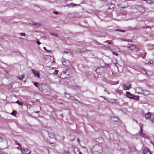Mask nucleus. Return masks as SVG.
<instances>
[{"mask_svg": "<svg viewBox=\"0 0 154 154\" xmlns=\"http://www.w3.org/2000/svg\"><path fill=\"white\" fill-rule=\"evenodd\" d=\"M142 72L143 74H145L146 73V71L145 69H142Z\"/></svg>", "mask_w": 154, "mask_h": 154, "instance_id": "obj_29", "label": "nucleus"}, {"mask_svg": "<svg viewBox=\"0 0 154 154\" xmlns=\"http://www.w3.org/2000/svg\"><path fill=\"white\" fill-rule=\"evenodd\" d=\"M116 92L120 95H121L122 94V91L118 89L116 90Z\"/></svg>", "mask_w": 154, "mask_h": 154, "instance_id": "obj_19", "label": "nucleus"}, {"mask_svg": "<svg viewBox=\"0 0 154 154\" xmlns=\"http://www.w3.org/2000/svg\"><path fill=\"white\" fill-rule=\"evenodd\" d=\"M37 43L38 45H39L41 44V43L38 41H37Z\"/></svg>", "mask_w": 154, "mask_h": 154, "instance_id": "obj_41", "label": "nucleus"}, {"mask_svg": "<svg viewBox=\"0 0 154 154\" xmlns=\"http://www.w3.org/2000/svg\"><path fill=\"white\" fill-rule=\"evenodd\" d=\"M102 1H103V2H105L107 0H101Z\"/></svg>", "mask_w": 154, "mask_h": 154, "instance_id": "obj_45", "label": "nucleus"}, {"mask_svg": "<svg viewBox=\"0 0 154 154\" xmlns=\"http://www.w3.org/2000/svg\"><path fill=\"white\" fill-rule=\"evenodd\" d=\"M63 65L67 66H69L71 65V63L68 60H66L62 62Z\"/></svg>", "mask_w": 154, "mask_h": 154, "instance_id": "obj_9", "label": "nucleus"}, {"mask_svg": "<svg viewBox=\"0 0 154 154\" xmlns=\"http://www.w3.org/2000/svg\"><path fill=\"white\" fill-rule=\"evenodd\" d=\"M149 64H153L154 63V62L152 60H149Z\"/></svg>", "mask_w": 154, "mask_h": 154, "instance_id": "obj_30", "label": "nucleus"}, {"mask_svg": "<svg viewBox=\"0 0 154 154\" xmlns=\"http://www.w3.org/2000/svg\"><path fill=\"white\" fill-rule=\"evenodd\" d=\"M112 121L114 122L118 120V119L116 117H114L113 118H112Z\"/></svg>", "mask_w": 154, "mask_h": 154, "instance_id": "obj_25", "label": "nucleus"}, {"mask_svg": "<svg viewBox=\"0 0 154 154\" xmlns=\"http://www.w3.org/2000/svg\"><path fill=\"white\" fill-rule=\"evenodd\" d=\"M146 2L148 4H152L154 3V2L151 0H146Z\"/></svg>", "mask_w": 154, "mask_h": 154, "instance_id": "obj_18", "label": "nucleus"}, {"mask_svg": "<svg viewBox=\"0 0 154 154\" xmlns=\"http://www.w3.org/2000/svg\"><path fill=\"white\" fill-rule=\"evenodd\" d=\"M71 5L72 6H74L78 5H76V4H71Z\"/></svg>", "mask_w": 154, "mask_h": 154, "instance_id": "obj_40", "label": "nucleus"}, {"mask_svg": "<svg viewBox=\"0 0 154 154\" xmlns=\"http://www.w3.org/2000/svg\"><path fill=\"white\" fill-rule=\"evenodd\" d=\"M24 75H20L18 76L17 78L19 79L20 80H22V79H23L24 77Z\"/></svg>", "mask_w": 154, "mask_h": 154, "instance_id": "obj_20", "label": "nucleus"}, {"mask_svg": "<svg viewBox=\"0 0 154 154\" xmlns=\"http://www.w3.org/2000/svg\"><path fill=\"white\" fill-rule=\"evenodd\" d=\"M116 31H120L122 32H124L125 31V30H122L120 29H116Z\"/></svg>", "mask_w": 154, "mask_h": 154, "instance_id": "obj_36", "label": "nucleus"}, {"mask_svg": "<svg viewBox=\"0 0 154 154\" xmlns=\"http://www.w3.org/2000/svg\"><path fill=\"white\" fill-rule=\"evenodd\" d=\"M66 97L67 98H69L70 97V95L69 94H66Z\"/></svg>", "mask_w": 154, "mask_h": 154, "instance_id": "obj_34", "label": "nucleus"}, {"mask_svg": "<svg viewBox=\"0 0 154 154\" xmlns=\"http://www.w3.org/2000/svg\"><path fill=\"white\" fill-rule=\"evenodd\" d=\"M121 8H126L127 6H123V7H120Z\"/></svg>", "mask_w": 154, "mask_h": 154, "instance_id": "obj_42", "label": "nucleus"}, {"mask_svg": "<svg viewBox=\"0 0 154 154\" xmlns=\"http://www.w3.org/2000/svg\"><path fill=\"white\" fill-rule=\"evenodd\" d=\"M132 99L137 100H139V97L138 96H135L134 95H133V97Z\"/></svg>", "mask_w": 154, "mask_h": 154, "instance_id": "obj_17", "label": "nucleus"}, {"mask_svg": "<svg viewBox=\"0 0 154 154\" xmlns=\"http://www.w3.org/2000/svg\"><path fill=\"white\" fill-rule=\"evenodd\" d=\"M16 103H17L20 105H21L22 104V103L20 102L19 100H17L16 102Z\"/></svg>", "mask_w": 154, "mask_h": 154, "instance_id": "obj_27", "label": "nucleus"}, {"mask_svg": "<svg viewBox=\"0 0 154 154\" xmlns=\"http://www.w3.org/2000/svg\"><path fill=\"white\" fill-rule=\"evenodd\" d=\"M93 154H100L102 151V148L100 144L94 145L91 149Z\"/></svg>", "mask_w": 154, "mask_h": 154, "instance_id": "obj_1", "label": "nucleus"}, {"mask_svg": "<svg viewBox=\"0 0 154 154\" xmlns=\"http://www.w3.org/2000/svg\"><path fill=\"white\" fill-rule=\"evenodd\" d=\"M142 58H143V59H144L145 58V57H143Z\"/></svg>", "mask_w": 154, "mask_h": 154, "instance_id": "obj_48", "label": "nucleus"}, {"mask_svg": "<svg viewBox=\"0 0 154 154\" xmlns=\"http://www.w3.org/2000/svg\"><path fill=\"white\" fill-rule=\"evenodd\" d=\"M21 36H25V33H20Z\"/></svg>", "mask_w": 154, "mask_h": 154, "instance_id": "obj_32", "label": "nucleus"}, {"mask_svg": "<svg viewBox=\"0 0 154 154\" xmlns=\"http://www.w3.org/2000/svg\"><path fill=\"white\" fill-rule=\"evenodd\" d=\"M145 92H148V91H145Z\"/></svg>", "mask_w": 154, "mask_h": 154, "instance_id": "obj_51", "label": "nucleus"}, {"mask_svg": "<svg viewBox=\"0 0 154 154\" xmlns=\"http://www.w3.org/2000/svg\"><path fill=\"white\" fill-rule=\"evenodd\" d=\"M143 153L144 154H151L149 150L146 148H144L143 150Z\"/></svg>", "mask_w": 154, "mask_h": 154, "instance_id": "obj_12", "label": "nucleus"}, {"mask_svg": "<svg viewBox=\"0 0 154 154\" xmlns=\"http://www.w3.org/2000/svg\"><path fill=\"white\" fill-rule=\"evenodd\" d=\"M50 34L51 35H53L57 37V35L56 33H50Z\"/></svg>", "mask_w": 154, "mask_h": 154, "instance_id": "obj_24", "label": "nucleus"}, {"mask_svg": "<svg viewBox=\"0 0 154 154\" xmlns=\"http://www.w3.org/2000/svg\"><path fill=\"white\" fill-rule=\"evenodd\" d=\"M128 49L132 50L136 48V46L134 44H130L128 46Z\"/></svg>", "mask_w": 154, "mask_h": 154, "instance_id": "obj_8", "label": "nucleus"}, {"mask_svg": "<svg viewBox=\"0 0 154 154\" xmlns=\"http://www.w3.org/2000/svg\"><path fill=\"white\" fill-rule=\"evenodd\" d=\"M112 53L113 54L115 55H116V56H118V53L116 52L113 51H112Z\"/></svg>", "mask_w": 154, "mask_h": 154, "instance_id": "obj_31", "label": "nucleus"}, {"mask_svg": "<svg viewBox=\"0 0 154 154\" xmlns=\"http://www.w3.org/2000/svg\"><path fill=\"white\" fill-rule=\"evenodd\" d=\"M142 127H143V125H142L140 127V135L141 136H142V137H144V138H147V139H149L148 136L147 135H146V134H145L143 132L142 129Z\"/></svg>", "mask_w": 154, "mask_h": 154, "instance_id": "obj_6", "label": "nucleus"}, {"mask_svg": "<svg viewBox=\"0 0 154 154\" xmlns=\"http://www.w3.org/2000/svg\"><path fill=\"white\" fill-rule=\"evenodd\" d=\"M145 117L146 119L150 118L151 120L154 122V114H151L150 112H148L145 114Z\"/></svg>", "mask_w": 154, "mask_h": 154, "instance_id": "obj_3", "label": "nucleus"}, {"mask_svg": "<svg viewBox=\"0 0 154 154\" xmlns=\"http://www.w3.org/2000/svg\"><path fill=\"white\" fill-rule=\"evenodd\" d=\"M153 139L154 140V134L153 135Z\"/></svg>", "mask_w": 154, "mask_h": 154, "instance_id": "obj_46", "label": "nucleus"}, {"mask_svg": "<svg viewBox=\"0 0 154 154\" xmlns=\"http://www.w3.org/2000/svg\"><path fill=\"white\" fill-rule=\"evenodd\" d=\"M43 49L44 50H45L46 51H47V52H48L51 53L52 52V51L51 50H48L45 47H43Z\"/></svg>", "mask_w": 154, "mask_h": 154, "instance_id": "obj_22", "label": "nucleus"}, {"mask_svg": "<svg viewBox=\"0 0 154 154\" xmlns=\"http://www.w3.org/2000/svg\"><path fill=\"white\" fill-rule=\"evenodd\" d=\"M0 154H8L5 152H0Z\"/></svg>", "mask_w": 154, "mask_h": 154, "instance_id": "obj_37", "label": "nucleus"}, {"mask_svg": "<svg viewBox=\"0 0 154 154\" xmlns=\"http://www.w3.org/2000/svg\"><path fill=\"white\" fill-rule=\"evenodd\" d=\"M53 13L56 14H58V13L57 11H54Z\"/></svg>", "mask_w": 154, "mask_h": 154, "instance_id": "obj_38", "label": "nucleus"}, {"mask_svg": "<svg viewBox=\"0 0 154 154\" xmlns=\"http://www.w3.org/2000/svg\"><path fill=\"white\" fill-rule=\"evenodd\" d=\"M17 148L20 150L23 154H29L31 152L30 150L26 149L20 148V147H18Z\"/></svg>", "mask_w": 154, "mask_h": 154, "instance_id": "obj_4", "label": "nucleus"}, {"mask_svg": "<svg viewBox=\"0 0 154 154\" xmlns=\"http://www.w3.org/2000/svg\"><path fill=\"white\" fill-rule=\"evenodd\" d=\"M97 45H98V44H100V43H99V42H97Z\"/></svg>", "mask_w": 154, "mask_h": 154, "instance_id": "obj_43", "label": "nucleus"}, {"mask_svg": "<svg viewBox=\"0 0 154 154\" xmlns=\"http://www.w3.org/2000/svg\"><path fill=\"white\" fill-rule=\"evenodd\" d=\"M95 71L98 74L100 75L106 72V69L104 66H99L96 68Z\"/></svg>", "mask_w": 154, "mask_h": 154, "instance_id": "obj_2", "label": "nucleus"}, {"mask_svg": "<svg viewBox=\"0 0 154 154\" xmlns=\"http://www.w3.org/2000/svg\"><path fill=\"white\" fill-rule=\"evenodd\" d=\"M49 136L51 138H53L55 137V135L53 133H50L49 134Z\"/></svg>", "mask_w": 154, "mask_h": 154, "instance_id": "obj_21", "label": "nucleus"}, {"mask_svg": "<svg viewBox=\"0 0 154 154\" xmlns=\"http://www.w3.org/2000/svg\"><path fill=\"white\" fill-rule=\"evenodd\" d=\"M116 66L117 67V68H118V70L119 69V68H118V66Z\"/></svg>", "mask_w": 154, "mask_h": 154, "instance_id": "obj_50", "label": "nucleus"}, {"mask_svg": "<svg viewBox=\"0 0 154 154\" xmlns=\"http://www.w3.org/2000/svg\"><path fill=\"white\" fill-rule=\"evenodd\" d=\"M59 71L58 70H55L54 72V73L56 74V75H57V74L58 72Z\"/></svg>", "mask_w": 154, "mask_h": 154, "instance_id": "obj_35", "label": "nucleus"}, {"mask_svg": "<svg viewBox=\"0 0 154 154\" xmlns=\"http://www.w3.org/2000/svg\"><path fill=\"white\" fill-rule=\"evenodd\" d=\"M78 141H79V139H78Z\"/></svg>", "mask_w": 154, "mask_h": 154, "instance_id": "obj_49", "label": "nucleus"}, {"mask_svg": "<svg viewBox=\"0 0 154 154\" xmlns=\"http://www.w3.org/2000/svg\"><path fill=\"white\" fill-rule=\"evenodd\" d=\"M135 91L138 94H142L144 91L140 87H137L135 89Z\"/></svg>", "mask_w": 154, "mask_h": 154, "instance_id": "obj_7", "label": "nucleus"}, {"mask_svg": "<svg viewBox=\"0 0 154 154\" xmlns=\"http://www.w3.org/2000/svg\"><path fill=\"white\" fill-rule=\"evenodd\" d=\"M32 70L35 76L37 77L38 78H39L40 77V75L38 71H36L33 69H32Z\"/></svg>", "mask_w": 154, "mask_h": 154, "instance_id": "obj_10", "label": "nucleus"}, {"mask_svg": "<svg viewBox=\"0 0 154 154\" xmlns=\"http://www.w3.org/2000/svg\"><path fill=\"white\" fill-rule=\"evenodd\" d=\"M34 85L36 87H38V88L40 89V86H41L42 85V84H40L37 83V82H35L34 83Z\"/></svg>", "mask_w": 154, "mask_h": 154, "instance_id": "obj_15", "label": "nucleus"}, {"mask_svg": "<svg viewBox=\"0 0 154 154\" xmlns=\"http://www.w3.org/2000/svg\"><path fill=\"white\" fill-rule=\"evenodd\" d=\"M133 95H134L131 94L128 91H127L126 93V96L129 98H132L133 97Z\"/></svg>", "mask_w": 154, "mask_h": 154, "instance_id": "obj_13", "label": "nucleus"}, {"mask_svg": "<svg viewBox=\"0 0 154 154\" xmlns=\"http://www.w3.org/2000/svg\"><path fill=\"white\" fill-rule=\"evenodd\" d=\"M63 154H70L69 152L68 151H66L64 152Z\"/></svg>", "mask_w": 154, "mask_h": 154, "instance_id": "obj_26", "label": "nucleus"}, {"mask_svg": "<svg viewBox=\"0 0 154 154\" xmlns=\"http://www.w3.org/2000/svg\"><path fill=\"white\" fill-rule=\"evenodd\" d=\"M149 59L146 60H145V63L146 64H149Z\"/></svg>", "mask_w": 154, "mask_h": 154, "instance_id": "obj_23", "label": "nucleus"}, {"mask_svg": "<svg viewBox=\"0 0 154 154\" xmlns=\"http://www.w3.org/2000/svg\"><path fill=\"white\" fill-rule=\"evenodd\" d=\"M137 11L140 12L141 13H143L144 12V9L142 7L139 6L137 8Z\"/></svg>", "mask_w": 154, "mask_h": 154, "instance_id": "obj_11", "label": "nucleus"}, {"mask_svg": "<svg viewBox=\"0 0 154 154\" xmlns=\"http://www.w3.org/2000/svg\"><path fill=\"white\" fill-rule=\"evenodd\" d=\"M38 26H39L40 25V24L39 23H38V24H37Z\"/></svg>", "mask_w": 154, "mask_h": 154, "instance_id": "obj_47", "label": "nucleus"}, {"mask_svg": "<svg viewBox=\"0 0 154 154\" xmlns=\"http://www.w3.org/2000/svg\"><path fill=\"white\" fill-rule=\"evenodd\" d=\"M106 42L108 44H112V43H111L110 41H106Z\"/></svg>", "mask_w": 154, "mask_h": 154, "instance_id": "obj_33", "label": "nucleus"}, {"mask_svg": "<svg viewBox=\"0 0 154 154\" xmlns=\"http://www.w3.org/2000/svg\"><path fill=\"white\" fill-rule=\"evenodd\" d=\"M150 143L152 144L153 145H154V143L152 142V140L150 141Z\"/></svg>", "mask_w": 154, "mask_h": 154, "instance_id": "obj_39", "label": "nucleus"}, {"mask_svg": "<svg viewBox=\"0 0 154 154\" xmlns=\"http://www.w3.org/2000/svg\"><path fill=\"white\" fill-rule=\"evenodd\" d=\"M74 151L76 154H80V151L77 148L75 147L74 148Z\"/></svg>", "mask_w": 154, "mask_h": 154, "instance_id": "obj_14", "label": "nucleus"}, {"mask_svg": "<svg viewBox=\"0 0 154 154\" xmlns=\"http://www.w3.org/2000/svg\"><path fill=\"white\" fill-rule=\"evenodd\" d=\"M82 154V153H81V152H80V154Z\"/></svg>", "mask_w": 154, "mask_h": 154, "instance_id": "obj_52", "label": "nucleus"}, {"mask_svg": "<svg viewBox=\"0 0 154 154\" xmlns=\"http://www.w3.org/2000/svg\"><path fill=\"white\" fill-rule=\"evenodd\" d=\"M43 84H42V86H40V88H41L42 87V86H43Z\"/></svg>", "mask_w": 154, "mask_h": 154, "instance_id": "obj_44", "label": "nucleus"}, {"mask_svg": "<svg viewBox=\"0 0 154 154\" xmlns=\"http://www.w3.org/2000/svg\"><path fill=\"white\" fill-rule=\"evenodd\" d=\"M131 84L129 82H126L122 85V87L124 90H126L131 88Z\"/></svg>", "mask_w": 154, "mask_h": 154, "instance_id": "obj_5", "label": "nucleus"}, {"mask_svg": "<svg viewBox=\"0 0 154 154\" xmlns=\"http://www.w3.org/2000/svg\"><path fill=\"white\" fill-rule=\"evenodd\" d=\"M115 5H114L112 4H109V9H111L114 8V7Z\"/></svg>", "mask_w": 154, "mask_h": 154, "instance_id": "obj_16", "label": "nucleus"}, {"mask_svg": "<svg viewBox=\"0 0 154 154\" xmlns=\"http://www.w3.org/2000/svg\"><path fill=\"white\" fill-rule=\"evenodd\" d=\"M16 112L15 111H13L11 113V114L13 115H15L16 114Z\"/></svg>", "mask_w": 154, "mask_h": 154, "instance_id": "obj_28", "label": "nucleus"}]
</instances>
